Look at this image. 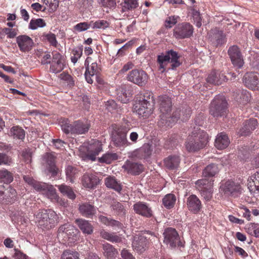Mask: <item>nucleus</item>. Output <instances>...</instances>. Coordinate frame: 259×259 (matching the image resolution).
<instances>
[{
    "instance_id": "13",
    "label": "nucleus",
    "mask_w": 259,
    "mask_h": 259,
    "mask_svg": "<svg viewBox=\"0 0 259 259\" xmlns=\"http://www.w3.org/2000/svg\"><path fill=\"white\" fill-rule=\"evenodd\" d=\"M102 150V144L98 140L92 139L89 141L87 147L85 158L91 161H95L96 156Z\"/></svg>"
},
{
    "instance_id": "37",
    "label": "nucleus",
    "mask_w": 259,
    "mask_h": 259,
    "mask_svg": "<svg viewBox=\"0 0 259 259\" xmlns=\"http://www.w3.org/2000/svg\"><path fill=\"white\" fill-rule=\"evenodd\" d=\"M236 101L240 104H247L250 99V95L247 91H239L234 95Z\"/></svg>"
},
{
    "instance_id": "31",
    "label": "nucleus",
    "mask_w": 259,
    "mask_h": 259,
    "mask_svg": "<svg viewBox=\"0 0 259 259\" xmlns=\"http://www.w3.org/2000/svg\"><path fill=\"white\" fill-rule=\"evenodd\" d=\"M102 249L103 254L107 259H115L118 254L117 249L108 243L102 245Z\"/></svg>"
},
{
    "instance_id": "51",
    "label": "nucleus",
    "mask_w": 259,
    "mask_h": 259,
    "mask_svg": "<svg viewBox=\"0 0 259 259\" xmlns=\"http://www.w3.org/2000/svg\"><path fill=\"white\" fill-rule=\"evenodd\" d=\"M92 25L91 27L93 29H105L109 27V23L104 20H99L94 22H91Z\"/></svg>"
},
{
    "instance_id": "57",
    "label": "nucleus",
    "mask_w": 259,
    "mask_h": 259,
    "mask_svg": "<svg viewBox=\"0 0 259 259\" xmlns=\"http://www.w3.org/2000/svg\"><path fill=\"white\" fill-rule=\"evenodd\" d=\"M44 38L47 40L49 43L54 47H56L57 45V41L56 39V35L54 33L50 32L49 33L44 35Z\"/></svg>"
},
{
    "instance_id": "5",
    "label": "nucleus",
    "mask_w": 259,
    "mask_h": 259,
    "mask_svg": "<svg viewBox=\"0 0 259 259\" xmlns=\"http://www.w3.org/2000/svg\"><path fill=\"white\" fill-rule=\"evenodd\" d=\"M38 221V226L42 229H50L57 221V215L51 210H42L36 215Z\"/></svg>"
},
{
    "instance_id": "21",
    "label": "nucleus",
    "mask_w": 259,
    "mask_h": 259,
    "mask_svg": "<svg viewBox=\"0 0 259 259\" xmlns=\"http://www.w3.org/2000/svg\"><path fill=\"white\" fill-rule=\"evenodd\" d=\"M245 85L252 90L259 89V74L256 72H249L244 76Z\"/></svg>"
},
{
    "instance_id": "48",
    "label": "nucleus",
    "mask_w": 259,
    "mask_h": 259,
    "mask_svg": "<svg viewBox=\"0 0 259 259\" xmlns=\"http://www.w3.org/2000/svg\"><path fill=\"white\" fill-rule=\"evenodd\" d=\"M44 192L46 193L48 198L52 200H57L58 198V196L56 193V190L52 185L47 184L45 190Z\"/></svg>"
},
{
    "instance_id": "32",
    "label": "nucleus",
    "mask_w": 259,
    "mask_h": 259,
    "mask_svg": "<svg viewBox=\"0 0 259 259\" xmlns=\"http://www.w3.org/2000/svg\"><path fill=\"white\" fill-rule=\"evenodd\" d=\"M225 78L226 76L223 74L212 71L206 78V81L211 84L220 85L225 81Z\"/></svg>"
},
{
    "instance_id": "27",
    "label": "nucleus",
    "mask_w": 259,
    "mask_h": 259,
    "mask_svg": "<svg viewBox=\"0 0 259 259\" xmlns=\"http://www.w3.org/2000/svg\"><path fill=\"white\" fill-rule=\"evenodd\" d=\"M81 184L87 188L93 189L95 187L98 181V179L92 174L85 173L81 177Z\"/></svg>"
},
{
    "instance_id": "30",
    "label": "nucleus",
    "mask_w": 259,
    "mask_h": 259,
    "mask_svg": "<svg viewBox=\"0 0 259 259\" xmlns=\"http://www.w3.org/2000/svg\"><path fill=\"white\" fill-rule=\"evenodd\" d=\"M229 143L227 135L224 133H221L216 137L214 145L218 149H224L228 146Z\"/></svg>"
},
{
    "instance_id": "10",
    "label": "nucleus",
    "mask_w": 259,
    "mask_h": 259,
    "mask_svg": "<svg viewBox=\"0 0 259 259\" xmlns=\"http://www.w3.org/2000/svg\"><path fill=\"white\" fill-rule=\"evenodd\" d=\"M127 130L124 127H119L112 134V141L114 146L117 147H124L130 145L126 138Z\"/></svg>"
},
{
    "instance_id": "7",
    "label": "nucleus",
    "mask_w": 259,
    "mask_h": 259,
    "mask_svg": "<svg viewBox=\"0 0 259 259\" xmlns=\"http://www.w3.org/2000/svg\"><path fill=\"white\" fill-rule=\"evenodd\" d=\"M220 191L226 196L236 198L241 194L242 187L239 183L229 180L221 184Z\"/></svg>"
},
{
    "instance_id": "41",
    "label": "nucleus",
    "mask_w": 259,
    "mask_h": 259,
    "mask_svg": "<svg viewBox=\"0 0 259 259\" xmlns=\"http://www.w3.org/2000/svg\"><path fill=\"white\" fill-rule=\"evenodd\" d=\"M60 192L63 195L66 196L68 198L73 200L75 198L76 195L72 189L65 184H62L57 186Z\"/></svg>"
},
{
    "instance_id": "40",
    "label": "nucleus",
    "mask_w": 259,
    "mask_h": 259,
    "mask_svg": "<svg viewBox=\"0 0 259 259\" xmlns=\"http://www.w3.org/2000/svg\"><path fill=\"white\" fill-rule=\"evenodd\" d=\"M152 146L149 144H145L138 151L139 157L141 159L149 157L152 153Z\"/></svg>"
},
{
    "instance_id": "44",
    "label": "nucleus",
    "mask_w": 259,
    "mask_h": 259,
    "mask_svg": "<svg viewBox=\"0 0 259 259\" xmlns=\"http://www.w3.org/2000/svg\"><path fill=\"white\" fill-rule=\"evenodd\" d=\"M118 159V155L115 153L107 152L103 156L98 158V161L100 163H106L107 164L111 163L113 160Z\"/></svg>"
},
{
    "instance_id": "34",
    "label": "nucleus",
    "mask_w": 259,
    "mask_h": 259,
    "mask_svg": "<svg viewBox=\"0 0 259 259\" xmlns=\"http://www.w3.org/2000/svg\"><path fill=\"white\" fill-rule=\"evenodd\" d=\"M99 219L100 221L105 225L111 226L115 229H121L123 227L122 223L112 218L100 215L99 217Z\"/></svg>"
},
{
    "instance_id": "3",
    "label": "nucleus",
    "mask_w": 259,
    "mask_h": 259,
    "mask_svg": "<svg viewBox=\"0 0 259 259\" xmlns=\"http://www.w3.org/2000/svg\"><path fill=\"white\" fill-rule=\"evenodd\" d=\"M181 55L176 51L171 49L165 52L162 53L157 56V62L159 64V70L163 72L165 70V67L168 63H170L169 69L175 70L179 67L182 62L180 61Z\"/></svg>"
},
{
    "instance_id": "23",
    "label": "nucleus",
    "mask_w": 259,
    "mask_h": 259,
    "mask_svg": "<svg viewBox=\"0 0 259 259\" xmlns=\"http://www.w3.org/2000/svg\"><path fill=\"white\" fill-rule=\"evenodd\" d=\"M16 42L20 50L22 52L29 51L33 45V40L28 36L21 35L16 37Z\"/></svg>"
},
{
    "instance_id": "12",
    "label": "nucleus",
    "mask_w": 259,
    "mask_h": 259,
    "mask_svg": "<svg viewBox=\"0 0 259 259\" xmlns=\"http://www.w3.org/2000/svg\"><path fill=\"white\" fill-rule=\"evenodd\" d=\"M134 110L139 116L145 118L148 117L154 110L152 100L147 101V103L139 100L134 105Z\"/></svg>"
},
{
    "instance_id": "6",
    "label": "nucleus",
    "mask_w": 259,
    "mask_h": 259,
    "mask_svg": "<svg viewBox=\"0 0 259 259\" xmlns=\"http://www.w3.org/2000/svg\"><path fill=\"white\" fill-rule=\"evenodd\" d=\"M228 111L227 102L223 96H216L211 102L209 113L214 117L226 116Z\"/></svg>"
},
{
    "instance_id": "8",
    "label": "nucleus",
    "mask_w": 259,
    "mask_h": 259,
    "mask_svg": "<svg viewBox=\"0 0 259 259\" xmlns=\"http://www.w3.org/2000/svg\"><path fill=\"white\" fill-rule=\"evenodd\" d=\"M151 235L154 237L155 236L151 232L139 233L134 235L132 242L133 249L138 252L141 253L148 248V240L150 239L148 236Z\"/></svg>"
},
{
    "instance_id": "33",
    "label": "nucleus",
    "mask_w": 259,
    "mask_h": 259,
    "mask_svg": "<svg viewBox=\"0 0 259 259\" xmlns=\"http://www.w3.org/2000/svg\"><path fill=\"white\" fill-rule=\"evenodd\" d=\"M105 184L107 187L113 189L118 193H120L122 186L119 181L114 177L109 176L105 179Z\"/></svg>"
},
{
    "instance_id": "20",
    "label": "nucleus",
    "mask_w": 259,
    "mask_h": 259,
    "mask_svg": "<svg viewBox=\"0 0 259 259\" xmlns=\"http://www.w3.org/2000/svg\"><path fill=\"white\" fill-rule=\"evenodd\" d=\"M225 36L223 31L215 27L208 32L209 40L215 46L221 45L225 42Z\"/></svg>"
},
{
    "instance_id": "14",
    "label": "nucleus",
    "mask_w": 259,
    "mask_h": 259,
    "mask_svg": "<svg viewBox=\"0 0 259 259\" xmlns=\"http://www.w3.org/2000/svg\"><path fill=\"white\" fill-rule=\"evenodd\" d=\"M127 79L139 86H143L147 81L148 75L142 70L134 69L129 72L127 76Z\"/></svg>"
},
{
    "instance_id": "50",
    "label": "nucleus",
    "mask_w": 259,
    "mask_h": 259,
    "mask_svg": "<svg viewBox=\"0 0 259 259\" xmlns=\"http://www.w3.org/2000/svg\"><path fill=\"white\" fill-rule=\"evenodd\" d=\"M90 59H91V57H88L85 61V65H87L85 71L88 72L89 74H91L92 76H94L95 74L98 71V65L97 63L95 62L92 63L90 67L89 66V61Z\"/></svg>"
},
{
    "instance_id": "42",
    "label": "nucleus",
    "mask_w": 259,
    "mask_h": 259,
    "mask_svg": "<svg viewBox=\"0 0 259 259\" xmlns=\"http://www.w3.org/2000/svg\"><path fill=\"white\" fill-rule=\"evenodd\" d=\"M219 171V168L217 164L211 163L208 165L203 171V176L204 177H212L214 176Z\"/></svg>"
},
{
    "instance_id": "19",
    "label": "nucleus",
    "mask_w": 259,
    "mask_h": 259,
    "mask_svg": "<svg viewBox=\"0 0 259 259\" xmlns=\"http://www.w3.org/2000/svg\"><path fill=\"white\" fill-rule=\"evenodd\" d=\"M50 71L58 73L63 70L64 67L63 57L59 53H53V59L51 61Z\"/></svg>"
},
{
    "instance_id": "47",
    "label": "nucleus",
    "mask_w": 259,
    "mask_h": 259,
    "mask_svg": "<svg viewBox=\"0 0 259 259\" xmlns=\"http://www.w3.org/2000/svg\"><path fill=\"white\" fill-rule=\"evenodd\" d=\"M45 21L41 18L36 19H31L29 24V28L31 30H35L38 27H44L46 26Z\"/></svg>"
},
{
    "instance_id": "22",
    "label": "nucleus",
    "mask_w": 259,
    "mask_h": 259,
    "mask_svg": "<svg viewBox=\"0 0 259 259\" xmlns=\"http://www.w3.org/2000/svg\"><path fill=\"white\" fill-rule=\"evenodd\" d=\"M257 120L255 118H250L246 120L243 123L242 126L238 132L240 136H246L249 135L257 126Z\"/></svg>"
},
{
    "instance_id": "62",
    "label": "nucleus",
    "mask_w": 259,
    "mask_h": 259,
    "mask_svg": "<svg viewBox=\"0 0 259 259\" xmlns=\"http://www.w3.org/2000/svg\"><path fill=\"white\" fill-rule=\"evenodd\" d=\"M150 100H152V103L154 106V100L153 99V97L152 96V94L151 93H146L143 95H141V96L140 98V101L145 102L147 103V101H149Z\"/></svg>"
},
{
    "instance_id": "64",
    "label": "nucleus",
    "mask_w": 259,
    "mask_h": 259,
    "mask_svg": "<svg viewBox=\"0 0 259 259\" xmlns=\"http://www.w3.org/2000/svg\"><path fill=\"white\" fill-rule=\"evenodd\" d=\"M251 65L253 68L259 70V54H256L253 57Z\"/></svg>"
},
{
    "instance_id": "4",
    "label": "nucleus",
    "mask_w": 259,
    "mask_h": 259,
    "mask_svg": "<svg viewBox=\"0 0 259 259\" xmlns=\"http://www.w3.org/2000/svg\"><path fill=\"white\" fill-rule=\"evenodd\" d=\"M62 131L66 134L82 135L87 133L90 128V124L87 122H83L77 120L70 123L67 118H64L61 122Z\"/></svg>"
},
{
    "instance_id": "9",
    "label": "nucleus",
    "mask_w": 259,
    "mask_h": 259,
    "mask_svg": "<svg viewBox=\"0 0 259 259\" xmlns=\"http://www.w3.org/2000/svg\"><path fill=\"white\" fill-rule=\"evenodd\" d=\"M163 235L164 236L163 242L169 245L170 248H174L177 246H183L180 241L179 235L175 229L171 228L166 229Z\"/></svg>"
},
{
    "instance_id": "29",
    "label": "nucleus",
    "mask_w": 259,
    "mask_h": 259,
    "mask_svg": "<svg viewBox=\"0 0 259 259\" xmlns=\"http://www.w3.org/2000/svg\"><path fill=\"white\" fill-rule=\"evenodd\" d=\"M110 209L113 214L119 217H124L126 212L125 204L116 200L111 203Z\"/></svg>"
},
{
    "instance_id": "55",
    "label": "nucleus",
    "mask_w": 259,
    "mask_h": 259,
    "mask_svg": "<svg viewBox=\"0 0 259 259\" xmlns=\"http://www.w3.org/2000/svg\"><path fill=\"white\" fill-rule=\"evenodd\" d=\"M248 188L251 192L259 193V182L248 180Z\"/></svg>"
},
{
    "instance_id": "61",
    "label": "nucleus",
    "mask_w": 259,
    "mask_h": 259,
    "mask_svg": "<svg viewBox=\"0 0 259 259\" xmlns=\"http://www.w3.org/2000/svg\"><path fill=\"white\" fill-rule=\"evenodd\" d=\"M249 226V230L253 232L255 237L259 238V224L250 223Z\"/></svg>"
},
{
    "instance_id": "45",
    "label": "nucleus",
    "mask_w": 259,
    "mask_h": 259,
    "mask_svg": "<svg viewBox=\"0 0 259 259\" xmlns=\"http://www.w3.org/2000/svg\"><path fill=\"white\" fill-rule=\"evenodd\" d=\"M175 110H179L180 111V117L179 119H181L182 121H186L190 116L191 114V108L188 106H183L182 109H176Z\"/></svg>"
},
{
    "instance_id": "60",
    "label": "nucleus",
    "mask_w": 259,
    "mask_h": 259,
    "mask_svg": "<svg viewBox=\"0 0 259 259\" xmlns=\"http://www.w3.org/2000/svg\"><path fill=\"white\" fill-rule=\"evenodd\" d=\"M177 22V17L175 16H170L166 18L165 21V26L166 28H171Z\"/></svg>"
},
{
    "instance_id": "49",
    "label": "nucleus",
    "mask_w": 259,
    "mask_h": 259,
    "mask_svg": "<svg viewBox=\"0 0 259 259\" xmlns=\"http://www.w3.org/2000/svg\"><path fill=\"white\" fill-rule=\"evenodd\" d=\"M138 6L137 0H124V2L122 4L123 11L135 9Z\"/></svg>"
},
{
    "instance_id": "1",
    "label": "nucleus",
    "mask_w": 259,
    "mask_h": 259,
    "mask_svg": "<svg viewBox=\"0 0 259 259\" xmlns=\"http://www.w3.org/2000/svg\"><path fill=\"white\" fill-rule=\"evenodd\" d=\"M172 103L170 98L167 96L159 97L160 119L158 122L159 126L162 127H171L175 124L180 117L179 110H175L172 113Z\"/></svg>"
},
{
    "instance_id": "25",
    "label": "nucleus",
    "mask_w": 259,
    "mask_h": 259,
    "mask_svg": "<svg viewBox=\"0 0 259 259\" xmlns=\"http://www.w3.org/2000/svg\"><path fill=\"white\" fill-rule=\"evenodd\" d=\"M187 205L188 209L193 213H198L202 207L200 200L195 195H191L187 198Z\"/></svg>"
},
{
    "instance_id": "38",
    "label": "nucleus",
    "mask_w": 259,
    "mask_h": 259,
    "mask_svg": "<svg viewBox=\"0 0 259 259\" xmlns=\"http://www.w3.org/2000/svg\"><path fill=\"white\" fill-rule=\"evenodd\" d=\"M100 236L102 238L113 243H118L122 241L121 237L116 235L115 233H110L105 230H102L100 232Z\"/></svg>"
},
{
    "instance_id": "46",
    "label": "nucleus",
    "mask_w": 259,
    "mask_h": 259,
    "mask_svg": "<svg viewBox=\"0 0 259 259\" xmlns=\"http://www.w3.org/2000/svg\"><path fill=\"white\" fill-rule=\"evenodd\" d=\"M176 200V197L174 194H168L163 198L162 202L165 207L170 208L174 206Z\"/></svg>"
},
{
    "instance_id": "39",
    "label": "nucleus",
    "mask_w": 259,
    "mask_h": 259,
    "mask_svg": "<svg viewBox=\"0 0 259 259\" xmlns=\"http://www.w3.org/2000/svg\"><path fill=\"white\" fill-rule=\"evenodd\" d=\"M65 174L67 180L73 183L74 182V180L78 176V170L74 166L68 165L65 169Z\"/></svg>"
},
{
    "instance_id": "35",
    "label": "nucleus",
    "mask_w": 259,
    "mask_h": 259,
    "mask_svg": "<svg viewBox=\"0 0 259 259\" xmlns=\"http://www.w3.org/2000/svg\"><path fill=\"white\" fill-rule=\"evenodd\" d=\"M75 222L83 233L91 234L93 233V226L88 221L82 219H77L75 220Z\"/></svg>"
},
{
    "instance_id": "56",
    "label": "nucleus",
    "mask_w": 259,
    "mask_h": 259,
    "mask_svg": "<svg viewBox=\"0 0 259 259\" xmlns=\"http://www.w3.org/2000/svg\"><path fill=\"white\" fill-rule=\"evenodd\" d=\"M92 24L91 22L88 23L87 22H81L74 26V29L79 32L85 31L91 27Z\"/></svg>"
},
{
    "instance_id": "59",
    "label": "nucleus",
    "mask_w": 259,
    "mask_h": 259,
    "mask_svg": "<svg viewBox=\"0 0 259 259\" xmlns=\"http://www.w3.org/2000/svg\"><path fill=\"white\" fill-rule=\"evenodd\" d=\"M0 179H6L7 182H11L13 178L11 173L7 170H0Z\"/></svg>"
},
{
    "instance_id": "36",
    "label": "nucleus",
    "mask_w": 259,
    "mask_h": 259,
    "mask_svg": "<svg viewBox=\"0 0 259 259\" xmlns=\"http://www.w3.org/2000/svg\"><path fill=\"white\" fill-rule=\"evenodd\" d=\"M180 163V158L177 155H170L164 160V165L169 169L177 168Z\"/></svg>"
},
{
    "instance_id": "58",
    "label": "nucleus",
    "mask_w": 259,
    "mask_h": 259,
    "mask_svg": "<svg viewBox=\"0 0 259 259\" xmlns=\"http://www.w3.org/2000/svg\"><path fill=\"white\" fill-rule=\"evenodd\" d=\"M12 158L5 153H0V165H10Z\"/></svg>"
},
{
    "instance_id": "17",
    "label": "nucleus",
    "mask_w": 259,
    "mask_h": 259,
    "mask_svg": "<svg viewBox=\"0 0 259 259\" xmlns=\"http://www.w3.org/2000/svg\"><path fill=\"white\" fill-rule=\"evenodd\" d=\"M135 212L144 218H150L153 216V211L151 207L147 203L139 201L133 205Z\"/></svg>"
},
{
    "instance_id": "24",
    "label": "nucleus",
    "mask_w": 259,
    "mask_h": 259,
    "mask_svg": "<svg viewBox=\"0 0 259 259\" xmlns=\"http://www.w3.org/2000/svg\"><path fill=\"white\" fill-rule=\"evenodd\" d=\"M77 229L73 226L67 224L61 226L58 229L59 235L61 234L63 236L64 234H65L68 236L69 239L72 238V239H76L77 237Z\"/></svg>"
},
{
    "instance_id": "28",
    "label": "nucleus",
    "mask_w": 259,
    "mask_h": 259,
    "mask_svg": "<svg viewBox=\"0 0 259 259\" xmlns=\"http://www.w3.org/2000/svg\"><path fill=\"white\" fill-rule=\"evenodd\" d=\"M78 209L82 215L88 218L92 217L96 213V209L94 205L88 202H84L79 204Z\"/></svg>"
},
{
    "instance_id": "43",
    "label": "nucleus",
    "mask_w": 259,
    "mask_h": 259,
    "mask_svg": "<svg viewBox=\"0 0 259 259\" xmlns=\"http://www.w3.org/2000/svg\"><path fill=\"white\" fill-rule=\"evenodd\" d=\"M10 135L14 138L23 140L25 138V132L23 129L18 126L12 127L10 130Z\"/></svg>"
},
{
    "instance_id": "52",
    "label": "nucleus",
    "mask_w": 259,
    "mask_h": 259,
    "mask_svg": "<svg viewBox=\"0 0 259 259\" xmlns=\"http://www.w3.org/2000/svg\"><path fill=\"white\" fill-rule=\"evenodd\" d=\"M32 152L31 149L28 148L21 151V155L23 161L26 163H30L32 160Z\"/></svg>"
},
{
    "instance_id": "11",
    "label": "nucleus",
    "mask_w": 259,
    "mask_h": 259,
    "mask_svg": "<svg viewBox=\"0 0 259 259\" xmlns=\"http://www.w3.org/2000/svg\"><path fill=\"white\" fill-rule=\"evenodd\" d=\"M193 30L192 25L190 23H180L174 29V35L177 39L189 38L193 35Z\"/></svg>"
},
{
    "instance_id": "16",
    "label": "nucleus",
    "mask_w": 259,
    "mask_h": 259,
    "mask_svg": "<svg viewBox=\"0 0 259 259\" xmlns=\"http://www.w3.org/2000/svg\"><path fill=\"white\" fill-rule=\"evenodd\" d=\"M196 184L201 188V196L206 201H210L212 198L213 193L212 188L213 182L205 179L198 180Z\"/></svg>"
},
{
    "instance_id": "26",
    "label": "nucleus",
    "mask_w": 259,
    "mask_h": 259,
    "mask_svg": "<svg viewBox=\"0 0 259 259\" xmlns=\"http://www.w3.org/2000/svg\"><path fill=\"white\" fill-rule=\"evenodd\" d=\"M122 167L127 170L128 173L133 175H139L143 171L144 169L142 164L130 160H127Z\"/></svg>"
},
{
    "instance_id": "53",
    "label": "nucleus",
    "mask_w": 259,
    "mask_h": 259,
    "mask_svg": "<svg viewBox=\"0 0 259 259\" xmlns=\"http://www.w3.org/2000/svg\"><path fill=\"white\" fill-rule=\"evenodd\" d=\"M61 259H79L78 253L76 251L65 250L61 255Z\"/></svg>"
},
{
    "instance_id": "18",
    "label": "nucleus",
    "mask_w": 259,
    "mask_h": 259,
    "mask_svg": "<svg viewBox=\"0 0 259 259\" xmlns=\"http://www.w3.org/2000/svg\"><path fill=\"white\" fill-rule=\"evenodd\" d=\"M42 161L48 166L49 171L53 177L57 176L58 168L56 165V156L53 153H46L43 155Z\"/></svg>"
},
{
    "instance_id": "54",
    "label": "nucleus",
    "mask_w": 259,
    "mask_h": 259,
    "mask_svg": "<svg viewBox=\"0 0 259 259\" xmlns=\"http://www.w3.org/2000/svg\"><path fill=\"white\" fill-rule=\"evenodd\" d=\"M72 56L71 57V62L75 64L78 60L81 57L82 54V49L77 48L73 49L72 51Z\"/></svg>"
},
{
    "instance_id": "15",
    "label": "nucleus",
    "mask_w": 259,
    "mask_h": 259,
    "mask_svg": "<svg viewBox=\"0 0 259 259\" xmlns=\"http://www.w3.org/2000/svg\"><path fill=\"white\" fill-rule=\"evenodd\" d=\"M228 54L232 63L237 68H241L244 64L243 56L238 46L234 45L228 50Z\"/></svg>"
},
{
    "instance_id": "63",
    "label": "nucleus",
    "mask_w": 259,
    "mask_h": 259,
    "mask_svg": "<svg viewBox=\"0 0 259 259\" xmlns=\"http://www.w3.org/2000/svg\"><path fill=\"white\" fill-rule=\"evenodd\" d=\"M3 32L8 35V38H14L16 35L17 33L15 29L9 28H4L3 29Z\"/></svg>"
},
{
    "instance_id": "2",
    "label": "nucleus",
    "mask_w": 259,
    "mask_h": 259,
    "mask_svg": "<svg viewBox=\"0 0 259 259\" xmlns=\"http://www.w3.org/2000/svg\"><path fill=\"white\" fill-rule=\"evenodd\" d=\"M208 135L198 127H194L193 131L185 141V148L189 152H195L203 148L207 144Z\"/></svg>"
}]
</instances>
